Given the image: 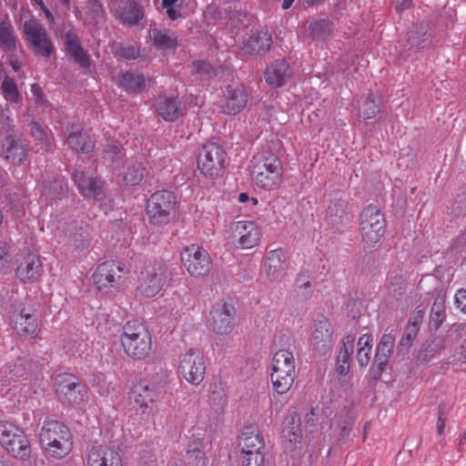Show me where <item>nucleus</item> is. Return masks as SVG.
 Here are the masks:
<instances>
[{"label":"nucleus","mask_w":466,"mask_h":466,"mask_svg":"<svg viewBox=\"0 0 466 466\" xmlns=\"http://www.w3.org/2000/svg\"><path fill=\"white\" fill-rule=\"evenodd\" d=\"M124 23L136 25L143 17V9L136 2H130L127 7L119 13Z\"/></svg>","instance_id":"obj_48"},{"label":"nucleus","mask_w":466,"mask_h":466,"mask_svg":"<svg viewBox=\"0 0 466 466\" xmlns=\"http://www.w3.org/2000/svg\"><path fill=\"white\" fill-rule=\"evenodd\" d=\"M451 214L454 218L466 216V192L458 194L451 206Z\"/></svg>","instance_id":"obj_56"},{"label":"nucleus","mask_w":466,"mask_h":466,"mask_svg":"<svg viewBox=\"0 0 466 466\" xmlns=\"http://www.w3.org/2000/svg\"><path fill=\"white\" fill-rule=\"evenodd\" d=\"M178 103L175 97L160 96L156 101V108L159 116H169L177 112Z\"/></svg>","instance_id":"obj_47"},{"label":"nucleus","mask_w":466,"mask_h":466,"mask_svg":"<svg viewBox=\"0 0 466 466\" xmlns=\"http://www.w3.org/2000/svg\"><path fill=\"white\" fill-rule=\"evenodd\" d=\"M10 118H0V157L14 167L29 162L30 141L14 126Z\"/></svg>","instance_id":"obj_1"},{"label":"nucleus","mask_w":466,"mask_h":466,"mask_svg":"<svg viewBox=\"0 0 466 466\" xmlns=\"http://www.w3.org/2000/svg\"><path fill=\"white\" fill-rule=\"evenodd\" d=\"M145 167L137 160H131L124 173V181L128 186L138 185L144 178Z\"/></svg>","instance_id":"obj_44"},{"label":"nucleus","mask_w":466,"mask_h":466,"mask_svg":"<svg viewBox=\"0 0 466 466\" xmlns=\"http://www.w3.org/2000/svg\"><path fill=\"white\" fill-rule=\"evenodd\" d=\"M63 349L66 353L70 356H78L82 358L87 349V344L83 340L79 341L74 339H66L64 341Z\"/></svg>","instance_id":"obj_52"},{"label":"nucleus","mask_w":466,"mask_h":466,"mask_svg":"<svg viewBox=\"0 0 466 466\" xmlns=\"http://www.w3.org/2000/svg\"><path fill=\"white\" fill-rule=\"evenodd\" d=\"M210 328L218 335H228L236 325V309L225 301L215 303L210 310Z\"/></svg>","instance_id":"obj_18"},{"label":"nucleus","mask_w":466,"mask_h":466,"mask_svg":"<svg viewBox=\"0 0 466 466\" xmlns=\"http://www.w3.org/2000/svg\"><path fill=\"white\" fill-rule=\"evenodd\" d=\"M171 372L162 367L158 368L154 374L151 375L149 380L145 381L152 389L156 390L157 393L160 395L163 393L169 384Z\"/></svg>","instance_id":"obj_45"},{"label":"nucleus","mask_w":466,"mask_h":466,"mask_svg":"<svg viewBox=\"0 0 466 466\" xmlns=\"http://www.w3.org/2000/svg\"><path fill=\"white\" fill-rule=\"evenodd\" d=\"M229 164V157L223 146L208 142L198 148L197 166L200 174L208 179L222 177Z\"/></svg>","instance_id":"obj_5"},{"label":"nucleus","mask_w":466,"mask_h":466,"mask_svg":"<svg viewBox=\"0 0 466 466\" xmlns=\"http://www.w3.org/2000/svg\"><path fill=\"white\" fill-rule=\"evenodd\" d=\"M116 53L125 59H136L139 56V49L135 46L120 45L116 47Z\"/></svg>","instance_id":"obj_60"},{"label":"nucleus","mask_w":466,"mask_h":466,"mask_svg":"<svg viewBox=\"0 0 466 466\" xmlns=\"http://www.w3.org/2000/svg\"><path fill=\"white\" fill-rule=\"evenodd\" d=\"M66 49L67 54L74 58L80 67L86 70L89 68V57L84 51L79 38L72 32L66 34Z\"/></svg>","instance_id":"obj_32"},{"label":"nucleus","mask_w":466,"mask_h":466,"mask_svg":"<svg viewBox=\"0 0 466 466\" xmlns=\"http://www.w3.org/2000/svg\"><path fill=\"white\" fill-rule=\"evenodd\" d=\"M121 86L128 92H140L146 86V80L142 74L126 72L119 76Z\"/></svg>","instance_id":"obj_41"},{"label":"nucleus","mask_w":466,"mask_h":466,"mask_svg":"<svg viewBox=\"0 0 466 466\" xmlns=\"http://www.w3.org/2000/svg\"><path fill=\"white\" fill-rule=\"evenodd\" d=\"M120 343L127 356L137 360L147 359L152 350L150 332L144 323L137 319L123 326Z\"/></svg>","instance_id":"obj_3"},{"label":"nucleus","mask_w":466,"mask_h":466,"mask_svg":"<svg viewBox=\"0 0 466 466\" xmlns=\"http://www.w3.org/2000/svg\"><path fill=\"white\" fill-rule=\"evenodd\" d=\"M172 277L171 268L166 261L149 262L140 272L137 290L146 298H153L169 284Z\"/></svg>","instance_id":"obj_6"},{"label":"nucleus","mask_w":466,"mask_h":466,"mask_svg":"<svg viewBox=\"0 0 466 466\" xmlns=\"http://www.w3.org/2000/svg\"><path fill=\"white\" fill-rule=\"evenodd\" d=\"M309 341L319 355H325L331 350L334 342V329L328 318L319 316L313 320L309 329Z\"/></svg>","instance_id":"obj_15"},{"label":"nucleus","mask_w":466,"mask_h":466,"mask_svg":"<svg viewBox=\"0 0 466 466\" xmlns=\"http://www.w3.org/2000/svg\"><path fill=\"white\" fill-rule=\"evenodd\" d=\"M271 35L267 31L252 34L244 43L243 49L249 55H264L271 46Z\"/></svg>","instance_id":"obj_30"},{"label":"nucleus","mask_w":466,"mask_h":466,"mask_svg":"<svg viewBox=\"0 0 466 466\" xmlns=\"http://www.w3.org/2000/svg\"><path fill=\"white\" fill-rule=\"evenodd\" d=\"M134 401L140 409L143 410V413L149 408V405L156 402L159 397L156 390L152 389L145 381H139L132 389Z\"/></svg>","instance_id":"obj_33"},{"label":"nucleus","mask_w":466,"mask_h":466,"mask_svg":"<svg viewBox=\"0 0 466 466\" xmlns=\"http://www.w3.org/2000/svg\"><path fill=\"white\" fill-rule=\"evenodd\" d=\"M0 46L9 52H14L17 48L14 26L7 15L0 17Z\"/></svg>","instance_id":"obj_35"},{"label":"nucleus","mask_w":466,"mask_h":466,"mask_svg":"<svg viewBox=\"0 0 466 466\" xmlns=\"http://www.w3.org/2000/svg\"><path fill=\"white\" fill-rule=\"evenodd\" d=\"M272 369L295 371L296 363L293 352L285 349L276 351L272 359Z\"/></svg>","instance_id":"obj_42"},{"label":"nucleus","mask_w":466,"mask_h":466,"mask_svg":"<svg viewBox=\"0 0 466 466\" xmlns=\"http://www.w3.org/2000/svg\"><path fill=\"white\" fill-rule=\"evenodd\" d=\"M40 441L46 452L55 459H63L72 451V433L69 428L56 420H45L40 432Z\"/></svg>","instance_id":"obj_4"},{"label":"nucleus","mask_w":466,"mask_h":466,"mask_svg":"<svg viewBox=\"0 0 466 466\" xmlns=\"http://www.w3.org/2000/svg\"><path fill=\"white\" fill-rule=\"evenodd\" d=\"M235 231L238 235V245L241 248H251L260 240V230L252 221L237 222Z\"/></svg>","instance_id":"obj_27"},{"label":"nucleus","mask_w":466,"mask_h":466,"mask_svg":"<svg viewBox=\"0 0 466 466\" xmlns=\"http://www.w3.org/2000/svg\"><path fill=\"white\" fill-rule=\"evenodd\" d=\"M354 210L352 205L341 197L330 199L326 209L329 225L338 232H344L352 223Z\"/></svg>","instance_id":"obj_17"},{"label":"nucleus","mask_w":466,"mask_h":466,"mask_svg":"<svg viewBox=\"0 0 466 466\" xmlns=\"http://www.w3.org/2000/svg\"><path fill=\"white\" fill-rule=\"evenodd\" d=\"M206 363L202 352L189 349L179 356L178 373L190 384L199 385L206 374Z\"/></svg>","instance_id":"obj_13"},{"label":"nucleus","mask_w":466,"mask_h":466,"mask_svg":"<svg viewBox=\"0 0 466 466\" xmlns=\"http://www.w3.org/2000/svg\"><path fill=\"white\" fill-rule=\"evenodd\" d=\"M386 219L380 208L374 205L364 208L360 214V231L362 240L369 246H374L383 237Z\"/></svg>","instance_id":"obj_10"},{"label":"nucleus","mask_w":466,"mask_h":466,"mask_svg":"<svg viewBox=\"0 0 466 466\" xmlns=\"http://www.w3.org/2000/svg\"><path fill=\"white\" fill-rule=\"evenodd\" d=\"M42 271L43 266L40 258L34 253H28L17 266L15 275L25 283H33L38 280Z\"/></svg>","instance_id":"obj_25"},{"label":"nucleus","mask_w":466,"mask_h":466,"mask_svg":"<svg viewBox=\"0 0 466 466\" xmlns=\"http://www.w3.org/2000/svg\"><path fill=\"white\" fill-rule=\"evenodd\" d=\"M289 257L283 248L268 250L264 257L263 268L268 279L279 282L285 279L289 268Z\"/></svg>","instance_id":"obj_19"},{"label":"nucleus","mask_w":466,"mask_h":466,"mask_svg":"<svg viewBox=\"0 0 466 466\" xmlns=\"http://www.w3.org/2000/svg\"><path fill=\"white\" fill-rule=\"evenodd\" d=\"M372 349L371 334H363L358 340L357 360L361 367H367L370 360Z\"/></svg>","instance_id":"obj_43"},{"label":"nucleus","mask_w":466,"mask_h":466,"mask_svg":"<svg viewBox=\"0 0 466 466\" xmlns=\"http://www.w3.org/2000/svg\"><path fill=\"white\" fill-rule=\"evenodd\" d=\"M210 401L217 409H222L227 403V395L221 387H215L210 394Z\"/></svg>","instance_id":"obj_58"},{"label":"nucleus","mask_w":466,"mask_h":466,"mask_svg":"<svg viewBox=\"0 0 466 466\" xmlns=\"http://www.w3.org/2000/svg\"><path fill=\"white\" fill-rule=\"evenodd\" d=\"M183 4L184 0H162V7L166 10L167 17L173 21L186 17L180 11Z\"/></svg>","instance_id":"obj_50"},{"label":"nucleus","mask_w":466,"mask_h":466,"mask_svg":"<svg viewBox=\"0 0 466 466\" xmlns=\"http://www.w3.org/2000/svg\"><path fill=\"white\" fill-rule=\"evenodd\" d=\"M66 143L74 151L89 156L96 147V137L90 128H84L83 124L76 120L66 123Z\"/></svg>","instance_id":"obj_16"},{"label":"nucleus","mask_w":466,"mask_h":466,"mask_svg":"<svg viewBox=\"0 0 466 466\" xmlns=\"http://www.w3.org/2000/svg\"><path fill=\"white\" fill-rule=\"evenodd\" d=\"M88 466H122L120 455L115 450L99 446L91 449L88 458Z\"/></svg>","instance_id":"obj_26"},{"label":"nucleus","mask_w":466,"mask_h":466,"mask_svg":"<svg viewBox=\"0 0 466 466\" xmlns=\"http://www.w3.org/2000/svg\"><path fill=\"white\" fill-rule=\"evenodd\" d=\"M72 240V245L76 250H83L89 246L90 239L86 232H81L77 234L76 232L74 236H70Z\"/></svg>","instance_id":"obj_63"},{"label":"nucleus","mask_w":466,"mask_h":466,"mask_svg":"<svg viewBox=\"0 0 466 466\" xmlns=\"http://www.w3.org/2000/svg\"><path fill=\"white\" fill-rule=\"evenodd\" d=\"M354 343L355 337L351 334L344 336L341 339V346L336 360V371L339 375L345 376L350 370Z\"/></svg>","instance_id":"obj_29"},{"label":"nucleus","mask_w":466,"mask_h":466,"mask_svg":"<svg viewBox=\"0 0 466 466\" xmlns=\"http://www.w3.org/2000/svg\"><path fill=\"white\" fill-rule=\"evenodd\" d=\"M73 179L85 198L99 199L102 197V182L97 177L88 175L81 167L75 169Z\"/></svg>","instance_id":"obj_24"},{"label":"nucleus","mask_w":466,"mask_h":466,"mask_svg":"<svg viewBox=\"0 0 466 466\" xmlns=\"http://www.w3.org/2000/svg\"><path fill=\"white\" fill-rule=\"evenodd\" d=\"M192 67L194 72L201 76L209 77L215 75V68L206 61L194 62Z\"/></svg>","instance_id":"obj_61"},{"label":"nucleus","mask_w":466,"mask_h":466,"mask_svg":"<svg viewBox=\"0 0 466 466\" xmlns=\"http://www.w3.org/2000/svg\"><path fill=\"white\" fill-rule=\"evenodd\" d=\"M428 31V25L425 23H417L412 25L407 33L408 41L412 46H420L425 40Z\"/></svg>","instance_id":"obj_49"},{"label":"nucleus","mask_w":466,"mask_h":466,"mask_svg":"<svg viewBox=\"0 0 466 466\" xmlns=\"http://www.w3.org/2000/svg\"><path fill=\"white\" fill-rule=\"evenodd\" d=\"M23 34L28 46L35 55L49 57L55 46L46 27L36 19H29L23 25Z\"/></svg>","instance_id":"obj_11"},{"label":"nucleus","mask_w":466,"mask_h":466,"mask_svg":"<svg viewBox=\"0 0 466 466\" xmlns=\"http://www.w3.org/2000/svg\"><path fill=\"white\" fill-rule=\"evenodd\" d=\"M13 329L20 337L35 338L37 335L39 318L34 308H22L11 317Z\"/></svg>","instance_id":"obj_20"},{"label":"nucleus","mask_w":466,"mask_h":466,"mask_svg":"<svg viewBox=\"0 0 466 466\" xmlns=\"http://www.w3.org/2000/svg\"><path fill=\"white\" fill-rule=\"evenodd\" d=\"M125 156V149L120 144H107L103 150V157L110 162L121 159Z\"/></svg>","instance_id":"obj_55"},{"label":"nucleus","mask_w":466,"mask_h":466,"mask_svg":"<svg viewBox=\"0 0 466 466\" xmlns=\"http://www.w3.org/2000/svg\"><path fill=\"white\" fill-rule=\"evenodd\" d=\"M149 35L157 49L162 52L175 51L177 47V39L174 33L156 26L149 29Z\"/></svg>","instance_id":"obj_31"},{"label":"nucleus","mask_w":466,"mask_h":466,"mask_svg":"<svg viewBox=\"0 0 466 466\" xmlns=\"http://www.w3.org/2000/svg\"><path fill=\"white\" fill-rule=\"evenodd\" d=\"M187 458L189 462L195 463L196 466H206L205 451L198 443H193L188 446Z\"/></svg>","instance_id":"obj_53"},{"label":"nucleus","mask_w":466,"mask_h":466,"mask_svg":"<svg viewBox=\"0 0 466 466\" xmlns=\"http://www.w3.org/2000/svg\"><path fill=\"white\" fill-rule=\"evenodd\" d=\"M445 296L437 295L431 306L429 327L432 330H438L446 319Z\"/></svg>","instance_id":"obj_39"},{"label":"nucleus","mask_w":466,"mask_h":466,"mask_svg":"<svg viewBox=\"0 0 466 466\" xmlns=\"http://www.w3.org/2000/svg\"><path fill=\"white\" fill-rule=\"evenodd\" d=\"M127 273L124 263L109 260L98 265L93 279L100 292L114 295L125 285Z\"/></svg>","instance_id":"obj_7"},{"label":"nucleus","mask_w":466,"mask_h":466,"mask_svg":"<svg viewBox=\"0 0 466 466\" xmlns=\"http://www.w3.org/2000/svg\"><path fill=\"white\" fill-rule=\"evenodd\" d=\"M248 93L241 84H233L228 86L222 104L223 112L228 115L239 114L247 106Z\"/></svg>","instance_id":"obj_23"},{"label":"nucleus","mask_w":466,"mask_h":466,"mask_svg":"<svg viewBox=\"0 0 466 466\" xmlns=\"http://www.w3.org/2000/svg\"><path fill=\"white\" fill-rule=\"evenodd\" d=\"M419 331V323L417 322H409L406 328L405 333L400 340L401 346H410L411 341L417 336Z\"/></svg>","instance_id":"obj_59"},{"label":"nucleus","mask_w":466,"mask_h":466,"mask_svg":"<svg viewBox=\"0 0 466 466\" xmlns=\"http://www.w3.org/2000/svg\"><path fill=\"white\" fill-rule=\"evenodd\" d=\"M395 346V337L390 334H383L376 348L373 363L370 369V374L373 380H380L382 372L388 365L390 357Z\"/></svg>","instance_id":"obj_21"},{"label":"nucleus","mask_w":466,"mask_h":466,"mask_svg":"<svg viewBox=\"0 0 466 466\" xmlns=\"http://www.w3.org/2000/svg\"><path fill=\"white\" fill-rule=\"evenodd\" d=\"M1 88L6 100L16 103L19 100V93L16 84L10 76H5L2 80Z\"/></svg>","instance_id":"obj_51"},{"label":"nucleus","mask_w":466,"mask_h":466,"mask_svg":"<svg viewBox=\"0 0 466 466\" xmlns=\"http://www.w3.org/2000/svg\"><path fill=\"white\" fill-rule=\"evenodd\" d=\"M407 288V282L401 270L395 269L389 272L386 280V289L389 296L399 299Z\"/></svg>","instance_id":"obj_37"},{"label":"nucleus","mask_w":466,"mask_h":466,"mask_svg":"<svg viewBox=\"0 0 466 466\" xmlns=\"http://www.w3.org/2000/svg\"><path fill=\"white\" fill-rule=\"evenodd\" d=\"M59 399L69 405H80L87 401V389L77 377L71 373L58 374L56 378Z\"/></svg>","instance_id":"obj_12"},{"label":"nucleus","mask_w":466,"mask_h":466,"mask_svg":"<svg viewBox=\"0 0 466 466\" xmlns=\"http://www.w3.org/2000/svg\"><path fill=\"white\" fill-rule=\"evenodd\" d=\"M455 304L463 313H466V289H460L455 294Z\"/></svg>","instance_id":"obj_64"},{"label":"nucleus","mask_w":466,"mask_h":466,"mask_svg":"<svg viewBox=\"0 0 466 466\" xmlns=\"http://www.w3.org/2000/svg\"><path fill=\"white\" fill-rule=\"evenodd\" d=\"M42 187L43 196H46L50 200L60 199L66 193V180L63 176L54 177L52 180H45Z\"/></svg>","instance_id":"obj_36"},{"label":"nucleus","mask_w":466,"mask_h":466,"mask_svg":"<svg viewBox=\"0 0 466 466\" xmlns=\"http://www.w3.org/2000/svg\"><path fill=\"white\" fill-rule=\"evenodd\" d=\"M0 443L15 459L27 461L31 457L28 437L22 429L10 421H0Z\"/></svg>","instance_id":"obj_8"},{"label":"nucleus","mask_w":466,"mask_h":466,"mask_svg":"<svg viewBox=\"0 0 466 466\" xmlns=\"http://www.w3.org/2000/svg\"><path fill=\"white\" fill-rule=\"evenodd\" d=\"M360 115L363 116H375L379 112V107L376 100L371 96H369L360 106Z\"/></svg>","instance_id":"obj_57"},{"label":"nucleus","mask_w":466,"mask_h":466,"mask_svg":"<svg viewBox=\"0 0 466 466\" xmlns=\"http://www.w3.org/2000/svg\"><path fill=\"white\" fill-rule=\"evenodd\" d=\"M290 75V66L284 59L274 61L264 72L266 82L274 87L283 86Z\"/></svg>","instance_id":"obj_28"},{"label":"nucleus","mask_w":466,"mask_h":466,"mask_svg":"<svg viewBox=\"0 0 466 466\" xmlns=\"http://www.w3.org/2000/svg\"><path fill=\"white\" fill-rule=\"evenodd\" d=\"M177 205V197L170 190H157L147 199L146 212L152 225H167L171 220Z\"/></svg>","instance_id":"obj_9"},{"label":"nucleus","mask_w":466,"mask_h":466,"mask_svg":"<svg viewBox=\"0 0 466 466\" xmlns=\"http://www.w3.org/2000/svg\"><path fill=\"white\" fill-rule=\"evenodd\" d=\"M334 25L329 20H319L309 25V33L312 39L325 40L333 32Z\"/></svg>","instance_id":"obj_46"},{"label":"nucleus","mask_w":466,"mask_h":466,"mask_svg":"<svg viewBox=\"0 0 466 466\" xmlns=\"http://www.w3.org/2000/svg\"><path fill=\"white\" fill-rule=\"evenodd\" d=\"M30 127L31 135L36 141L39 142L41 145V149L45 151L52 150L53 136L51 130L36 121H32L30 123Z\"/></svg>","instance_id":"obj_40"},{"label":"nucleus","mask_w":466,"mask_h":466,"mask_svg":"<svg viewBox=\"0 0 466 466\" xmlns=\"http://www.w3.org/2000/svg\"><path fill=\"white\" fill-rule=\"evenodd\" d=\"M33 364L24 359H16L0 369V388L5 389L13 383L25 380L29 378Z\"/></svg>","instance_id":"obj_22"},{"label":"nucleus","mask_w":466,"mask_h":466,"mask_svg":"<svg viewBox=\"0 0 466 466\" xmlns=\"http://www.w3.org/2000/svg\"><path fill=\"white\" fill-rule=\"evenodd\" d=\"M296 288L304 291L311 288V273L309 270H302L297 275Z\"/></svg>","instance_id":"obj_62"},{"label":"nucleus","mask_w":466,"mask_h":466,"mask_svg":"<svg viewBox=\"0 0 466 466\" xmlns=\"http://www.w3.org/2000/svg\"><path fill=\"white\" fill-rule=\"evenodd\" d=\"M242 466H263L265 456L263 451H246L240 453Z\"/></svg>","instance_id":"obj_54"},{"label":"nucleus","mask_w":466,"mask_h":466,"mask_svg":"<svg viewBox=\"0 0 466 466\" xmlns=\"http://www.w3.org/2000/svg\"><path fill=\"white\" fill-rule=\"evenodd\" d=\"M181 262L189 275L194 278L208 276L213 266L208 252L197 245H191L183 249Z\"/></svg>","instance_id":"obj_14"},{"label":"nucleus","mask_w":466,"mask_h":466,"mask_svg":"<svg viewBox=\"0 0 466 466\" xmlns=\"http://www.w3.org/2000/svg\"><path fill=\"white\" fill-rule=\"evenodd\" d=\"M270 379L274 390L279 394H284L288 392L293 385L295 371L272 369Z\"/></svg>","instance_id":"obj_38"},{"label":"nucleus","mask_w":466,"mask_h":466,"mask_svg":"<svg viewBox=\"0 0 466 466\" xmlns=\"http://www.w3.org/2000/svg\"><path fill=\"white\" fill-rule=\"evenodd\" d=\"M251 163V176L258 187L272 190L280 185L283 166L277 153L272 150H263L253 157Z\"/></svg>","instance_id":"obj_2"},{"label":"nucleus","mask_w":466,"mask_h":466,"mask_svg":"<svg viewBox=\"0 0 466 466\" xmlns=\"http://www.w3.org/2000/svg\"><path fill=\"white\" fill-rule=\"evenodd\" d=\"M264 439L256 426L248 425L243 428L238 442L240 453L248 451V448L250 446L264 448Z\"/></svg>","instance_id":"obj_34"}]
</instances>
